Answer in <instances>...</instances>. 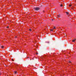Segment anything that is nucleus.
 Segmentation results:
<instances>
[{"instance_id":"2eb2a0df","label":"nucleus","mask_w":76,"mask_h":76,"mask_svg":"<svg viewBox=\"0 0 76 76\" xmlns=\"http://www.w3.org/2000/svg\"><path fill=\"white\" fill-rule=\"evenodd\" d=\"M74 40H75V41H76V39H75Z\"/></svg>"},{"instance_id":"39448f33","label":"nucleus","mask_w":76,"mask_h":76,"mask_svg":"<svg viewBox=\"0 0 76 76\" xmlns=\"http://www.w3.org/2000/svg\"><path fill=\"white\" fill-rule=\"evenodd\" d=\"M1 48H4V46H1Z\"/></svg>"},{"instance_id":"aec40b11","label":"nucleus","mask_w":76,"mask_h":76,"mask_svg":"<svg viewBox=\"0 0 76 76\" xmlns=\"http://www.w3.org/2000/svg\"><path fill=\"white\" fill-rule=\"evenodd\" d=\"M28 58H29V57H28Z\"/></svg>"},{"instance_id":"a211bd4d","label":"nucleus","mask_w":76,"mask_h":76,"mask_svg":"<svg viewBox=\"0 0 76 76\" xmlns=\"http://www.w3.org/2000/svg\"><path fill=\"white\" fill-rule=\"evenodd\" d=\"M1 75V73L0 72V75Z\"/></svg>"},{"instance_id":"9b49d317","label":"nucleus","mask_w":76,"mask_h":76,"mask_svg":"<svg viewBox=\"0 0 76 76\" xmlns=\"http://www.w3.org/2000/svg\"><path fill=\"white\" fill-rule=\"evenodd\" d=\"M69 63H72V62H71V61H69Z\"/></svg>"},{"instance_id":"6e6552de","label":"nucleus","mask_w":76,"mask_h":76,"mask_svg":"<svg viewBox=\"0 0 76 76\" xmlns=\"http://www.w3.org/2000/svg\"><path fill=\"white\" fill-rule=\"evenodd\" d=\"M60 6H61V7H63V5H62V4H61Z\"/></svg>"},{"instance_id":"ddd939ff","label":"nucleus","mask_w":76,"mask_h":76,"mask_svg":"<svg viewBox=\"0 0 76 76\" xmlns=\"http://www.w3.org/2000/svg\"><path fill=\"white\" fill-rule=\"evenodd\" d=\"M7 28H9V26H8L7 27Z\"/></svg>"},{"instance_id":"9d476101","label":"nucleus","mask_w":76,"mask_h":76,"mask_svg":"<svg viewBox=\"0 0 76 76\" xmlns=\"http://www.w3.org/2000/svg\"><path fill=\"white\" fill-rule=\"evenodd\" d=\"M72 4H71V5H69V7H70L72 6Z\"/></svg>"},{"instance_id":"f257e3e1","label":"nucleus","mask_w":76,"mask_h":76,"mask_svg":"<svg viewBox=\"0 0 76 76\" xmlns=\"http://www.w3.org/2000/svg\"><path fill=\"white\" fill-rule=\"evenodd\" d=\"M34 9L35 10H39L40 9L39 8H34Z\"/></svg>"},{"instance_id":"dca6fc26","label":"nucleus","mask_w":76,"mask_h":76,"mask_svg":"<svg viewBox=\"0 0 76 76\" xmlns=\"http://www.w3.org/2000/svg\"><path fill=\"white\" fill-rule=\"evenodd\" d=\"M38 54V53H36V54Z\"/></svg>"},{"instance_id":"0eeeda50","label":"nucleus","mask_w":76,"mask_h":76,"mask_svg":"<svg viewBox=\"0 0 76 76\" xmlns=\"http://www.w3.org/2000/svg\"><path fill=\"white\" fill-rule=\"evenodd\" d=\"M29 31H32V29H29Z\"/></svg>"},{"instance_id":"f8f14e48","label":"nucleus","mask_w":76,"mask_h":76,"mask_svg":"<svg viewBox=\"0 0 76 76\" xmlns=\"http://www.w3.org/2000/svg\"><path fill=\"white\" fill-rule=\"evenodd\" d=\"M50 31H53V29H51V30H50Z\"/></svg>"},{"instance_id":"6ab92c4d","label":"nucleus","mask_w":76,"mask_h":76,"mask_svg":"<svg viewBox=\"0 0 76 76\" xmlns=\"http://www.w3.org/2000/svg\"><path fill=\"white\" fill-rule=\"evenodd\" d=\"M15 38H17V37H15Z\"/></svg>"},{"instance_id":"20e7f679","label":"nucleus","mask_w":76,"mask_h":76,"mask_svg":"<svg viewBox=\"0 0 76 76\" xmlns=\"http://www.w3.org/2000/svg\"><path fill=\"white\" fill-rule=\"evenodd\" d=\"M72 42H75V40H73Z\"/></svg>"},{"instance_id":"7ed1b4c3","label":"nucleus","mask_w":76,"mask_h":76,"mask_svg":"<svg viewBox=\"0 0 76 76\" xmlns=\"http://www.w3.org/2000/svg\"><path fill=\"white\" fill-rule=\"evenodd\" d=\"M66 15H68V14L69 13V12H66Z\"/></svg>"},{"instance_id":"423d86ee","label":"nucleus","mask_w":76,"mask_h":76,"mask_svg":"<svg viewBox=\"0 0 76 76\" xmlns=\"http://www.w3.org/2000/svg\"><path fill=\"white\" fill-rule=\"evenodd\" d=\"M15 74H16V73H17V71L15 72Z\"/></svg>"},{"instance_id":"4468645a","label":"nucleus","mask_w":76,"mask_h":76,"mask_svg":"<svg viewBox=\"0 0 76 76\" xmlns=\"http://www.w3.org/2000/svg\"><path fill=\"white\" fill-rule=\"evenodd\" d=\"M12 61H14V60H13V59H12Z\"/></svg>"},{"instance_id":"f3484780","label":"nucleus","mask_w":76,"mask_h":76,"mask_svg":"<svg viewBox=\"0 0 76 76\" xmlns=\"http://www.w3.org/2000/svg\"><path fill=\"white\" fill-rule=\"evenodd\" d=\"M52 20H53V19H52Z\"/></svg>"},{"instance_id":"1a4fd4ad","label":"nucleus","mask_w":76,"mask_h":76,"mask_svg":"<svg viewBox=\"0 0 76 76\" xmlns=\"http://www.w3.org/2000/svg\"><path fill=\"white\" fill-rule=\"evenodd\" d=\"M53 29H56V27H54L53 28Z\"/></svg>"},{"instance_id":"f03ea898","label":"nucleus","mask_w":76,"mask_h":76,"mask_svg":"<svg viewBox=\"0 0 76 76\" xmlns=\"http://www.w3.org/2000/svg\"><path fill=\"white\" fill-rule=\"evenodd\" d=\"M61 16V15H60V14H59V15H58V18H60V16Z\"/></svg>"}]
</instances>
